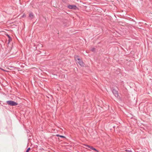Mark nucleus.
I'll list each match as a JSON object with an SVG mask.
<instances>
[{"label": "nucleus", "mask_w": 152, "mask_h": 152, "mask_svg": "<svg viewBox=\"0 0 152 152\" xmlns=\"http://www.w3.org/2000/svg\"><path fill=\"white\" fill-rule=\"evenodd\" d=\"M7 103L11 106H15L18 104V103L11 100L7 101L6 102Z\"/></svg>", "instance_id": "f257e3e1"}, {"label": "nucleus", "mask_w": 152, "mask_h": 152, "mask_svg": "<svg viewBox=\"0 0 152 152\" xmlns=\"http://www.w3.org/2000/svg\"><path fill=\"white\" fill-rule=\"evenodd\" d=\"M112 92L113 94L116 97H118L119 96L118 91L114 89H113L112 90Z\"/></svg>", "instance_id": "f03ea898"}, {"label": "nucleus", "mask_w": 152, "mask_h": 152, "mask_svg": "<svg viewBox=\"0 0 152 152\" xmlns=\"http://www.w3.org/2000/svg\"><path fill=\"white\" fill-rule=\"evenodd\" d=\"M68 7L70 9L76 10L77 8V7L75 5H69L68 6Z\"/></svg>", "instance_id": "7ed1b4c3"}, {"label": "nucleus", "mask_w": 152, "mask_h": 152, "mask_svg": "<svg viewBox=\"0 0 152 152\" xmlns=\"http://www.w3.org/2000/svg\"><path fill=\"white\" fill-rule=\"evenodd\" d=\"M77 62L81 66H84V64L82 60H80V61H77Z\"/></svg>", "instance_id": "20e7f679"}, {"label": "nucleus", "mask_w": 152, "mask_h": 152, "mask_svg": "<svg viewBox=\"0 0 152 152\" xmlns=\"http://www.w3.org/2000/svg\"><path fill=\"white\" fill-rule=\"evenodd\" d=\"M34 15L32 13H30L29 15V17L32 19L33 18Z\"/></svg>", "instance_id": "39448f33"}, {"label": "nucleus", "mask_w": 152, "mask_h": 152, "mask_svg": "<svg viewBox=\"0 0 152 152\" xmlns=\"http://www.w3.org/2000/svg\"><path fill=\"white\" fill-rule=\"evenodd\" d=\"M90 148L92 149L93 151H98L96 149H95V148H94L92 146H90Z\"/></svg>", "instance_id": "423d86ee"}, {"label": "nucleus", "mask_w": 152, "mask_h": 152, "mask_svg": "<svg viewBox=\"0 0 152 152\" xmlns=\"http://www.w3.org/2000/svg\"><path fill=\"white\" fill-rule=\"evenodd\" d=\"M56 136L57 137H62V138H65V136H62V135H60L59 134L56 135Z\"/></svg>", "instance_id": "0eeeda50"}, {"label": "nucleus", "mask_w": 152, "mask_h": 152, "mask_svg": "<svg viewBox=\"0 0 152 152\" xmlns=\"http://www.w3.org/2000/svg\"><path fill=\"white\" fill-rule=\"evenodd\" d=\"M95 49L94 48H93L91 49V50L92 52H94L95 51Z\"/></svg>", "instance_id": "6e6552de"}, {"label": "nucleus", "mask_w": 152, "mask_h": 152, "mask_svg": "<svg viewBox=\"0 0 152 152\" xmlns=\"http://www.w3.org/2000/svg\"><path fill=\"white\" fill-rule=\"evenodd\" d=\"M84 145L85 146H86L87 147H88V148H90V145H86V144H84Z\"/></svg>", "instance_id": "1a4fd4ad"}, {"label": "nucleus", "mask_w": 152, "mask_h": 152, "mask_svg": "<svg viewBox=\"0 0 152 152\" xmlns=\"http://www.w3.org/2000/svg\"><path fill=\"white\" fill-rule=\"evenodd\" d=\"M30 149V148H28L26 150V151L25 152H28L29 151Z\"/></svg>", "instance_id": "9d476101"}, {"label": "nucleus", "mask_w": 152, "mask_h": 152, "mask_svg": "<svg viewBox=\"0 0 152 152\" xmlns=\"http://www.w3.org/2000/svg\"><path fill=\"white\" fill-rule=\"evenodd\" d=\"M79 56H76L75 57V59L76 61H77V58L79 57Z\"/></svg>", "instance_id": "9b49d317"}, {"label": "nucleus", "mask_w": 152, "mask_h": 152, "mask_svg": "<svg viewBox=\"0 0 152 152\" xmlns=\"http://www.w3.org/2000/svg\"><path fill=\"white\" fill-rule=\"evenodd\" d=\"M126 152H132V151L130 150H126Z\"/></svg>", "instance_id": "f8f14e48"}, {"label": "nucleus", "mask_w": 152, "mask_h": 152, "mask_svg": "<svg viewBox=\"0 0 152 152\" xmlns=\"http://www.w3.org/2000/svg\"><path fill=\"white\" fill-rule=\"evenodd\" d=\"M6 35L10 39H11V37L8 34H7Z\"/></svg>", "instance_id": "ddd939ff"}, {"label": "nucleus", "mask_w": 152, "mask_h": 152, "mask_svg": "<svg viewBox=\"0 0 152 152\" xmlns=\"http://www.w3.org/2000/svg\"><path fill=\"white\" fill-rule=\"evenodd\" d=\"M80 60H81L80 58H79V57L77 58V61L78 60L79 61H80Z\"/></svg>", "instance_id": "4468645a"}, {"label": "nucleus", "mask_w": 152, "mask_h": 152, "mask_svg": "<svg viewBox=\"0 0 152 152\" xmlns=\"http://www.w3.org/2000/svg\"><path fill=\"white\" fill-rule=\"evenodd\" d=\"M80 60H81L80 58H79V57L77 58V61L78 60L79 61H80Z\"/></svg>", "instance_id": "2eb2a0df"}, {"label": "nucleus", "mask_w": 152, "mask_h": 152, "mask_svg": "<svg viewBox=\"0 0 152 152\" xmlns=\"http://www.w3.org/2000/svg\"><path fill=\"white\" fill-rule=\"evenodd\" d=\"M12 40V39H11H11H10L9 38V41L10 42V41H11Z\"/></svg>", "instance_id": "dca6fc26"}]
</instances>
